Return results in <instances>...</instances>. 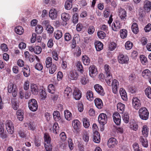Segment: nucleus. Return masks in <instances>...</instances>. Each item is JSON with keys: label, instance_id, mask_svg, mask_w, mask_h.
Listing matches in <instances>:
<instances>
[{"label": "nucleus", "instance_id": "5701e85b", "mask_svg": "<svg viewBox=\"0 0 151 151\" xmlns=\"http://www.w3.org/2000/svg\"><path fill=\"white\" fill-rule=\"evenodd\" d=\"M82 135L83 140L86 142H88L89 137L87 131L86 130H83L82 132Z\"/></svg>", "mask_w": 151, "mask_h": 151}, {"label": "nucleus", "instance_id": "a211bd4d", "mask_svg": "<svg viewBox=\"0 0 151 151\" xmlns=\"http://www.w3.org/2000/svg\"><path fill=\"white\" fill-rule=\"evenodd\" d=\"M117 143V141L116 139L114 138H110L107 142V145L109 148L113 147Z\"/></svg>", "mask_w": 151, "mask_h": 151}, {"label": "nucleus", "instance_id": "5fc2aeb1", "mask_svg": "<svg viewBox=\"0 0 151 151\" xmlns=\"http://www.w3.org/2000/svg\"><path fill=\"white\" fill-rule=\"evenodd\" d=\"M48 91L49 93L51 94H53L55 92V87L52 84H50L48 87Z\"/></svg>", "mask_w": 151, "mask_h": 151}, {"label": "nucleus", "instance_id": "f257e3e1", "mask_svg": "<svg viewBox=\"0 0 151 151\" xmlns=\"http://www.w3.org/2000/svg\"><path fill=\"white\" fill-rule=\"evenodd\" d=\"M44 145L47 151H51L52 146L51 144V138L48 134L45 133L44 134Z\"/></svg>", "mask_w": 151, "mask_h": 151}, {"label": "nucleus", "instance_id": "e2e57ef3", "mask_svg": "<svg viewBox=\"0 0 151 151\" xmlns=\"http://www.w3.org/2000/svg\"><path fill=\"white\" fill-rule=\"evenodd\" d=\"M43 30L42 27L41 25H38L35 28L36 32L37 34H40Z\"/></svg>", "mask_w": 151, "mask_h": 151}, {"label": "nucleus", "instance_id": "c85d7f7f", "mask_svg": "<svg viewBox=\"0 0 151 151\" xmlns=\"http://www.w3.org/2000/svg\"><path fill=\"white\" fill-rule=\"evenodd\" d=\"M100 141V134L98 132H95L93 134V141L95 143H98Z\"/></svg>", "mask_w": 151, "mask_h": 151}, {"label": "nucleus", "instance_id": "9d476101", "mask_svg": "<svg viewBox=\"0 0 151 151\" xmlns=\"http://www.w3.org/2000/svg\"><path fill=\"white\" fill-rule=\"evenodd\" d=\"M68 78L72 80H76L78 77L77 73L75 70H71L68 74Z\"/></svg>", "mask_w": 151, "mask_h": 151}, {"label": "nucleus", "instance_id": "1a4fd4ad", "mask_svg": "<svg viewBox=\"0 0 151 151\" xmlns=\"http://www.w3.org/2000/svg\"><path fill=\"white\" fill-rule=\"evenodd\" d=\"M118 60L120 63L123 64L127 63L129 59L127 56L120 54L118 56Z\"/></svg>", "mask_w": 151, "mask_h": 151}, {"label": "nucleus", "instance_id": "774afa93", "mask_svg": "<svg viewBox=\"0 0 151 151\" xmlns=\"http://www.w3.org/2000/svg\"><path fill=\"white\" fill-rule=\"evenodd\" d=\"M35 68L38 70H41L43 69V65L42 64L40 63H37L35 66Z\"/></svg>", "mask_w": 151, "mask_h": 151}, {"label": "nucleus", "instance_id": "39448f33", "mask_svg": "<svg viewBox=\"0 0 151 151\" xmlns=\"http://www.w3.org/2000/svg\"><path fill=\"white\" fill-rule=\"evenodd\" d=\"M107 120V115L105 114L101 113L100 114L98 117V121L101 124L104 125L106 124Z\"/></svg>", "mask_w": 151, "mask_h": 151}, {"label": "nucleus", "instance_id": "6e6552de", "mask_svg": "<svg viewBox=\"0 0 151 151\" xmlns=\"http://www.w3.org/2000/svg\"><path fill=\"white\" fill-rule=\"evenodd\" d=\"M94 88L96 92L99 95L104 96L105 93L102 86L99 84H96L94 86Z\"/></svg>", "mask_w": 151, "mask_h": 151}, {"label": "nucleus", "instance_id": "680f3d73", "mask_svg": "<svg viewBox=\"0 0 151 151\" xmlns=\"http://www.w3.org/2000/svg\"><path fill=\"white\" fill-rule=\"evenodd\" d=\"M133 44L130 41H127L125 45V48L127 50L131 49L132 47Z\"/></svg>", "mask_w": 151, "mask_h": 151}, {"label": "nucleus", "instance_id": "4be33fe9", "mask_svg": "<svg viewBox=\"0 0 151 151\" xmlns=\"http://www.w3.org/2000/svg\"><path fill=\"white\" fill-rule=\"evenodd\" d=\"M72 93V91L71 88L69 87H67L64 92V96L67 98H69L71 96Z\"/></svg>", "mask_w": 151, "mask_h": 151}, {"label": "nucleus", "instance_id": "412c9836", "mask_svg": "<svg viewBox=\"0 0 151 151\" xmlns=\"http://www.w3.org/2000/svg\"><path fill=\"white\" fill-rule=\"evenodd\" d=\"M58 14L55 9H53L50 10L49 12V17L52 19H55L57 17Z\"/></svg>", "mask_w": 151, "mask_h": 151}, {"label": "nucleus", "instance_id": "49530a36", "mask_svg": "<svg viewBox=\"0 0 151 151\" xmlns=\"http://www.w3.org/2000/svg\"><path fill=\"white\" fill-rule=\"evenodd\" d=\"M76 66L77 67L78 70L81 73H82L83 72V70L81 63L80 61H78L76 63Z\"/></svg>", "mask_w": 151, "mask_h": 151}, {"label": "nucleus", "instance_id": "c756f323", "mask_svg": "<svg viewBox=\"0 0 151 151\" xmlns=\"http://www.w3.org/2000/svg\"><path fill=\"white\" fill-rule=\"evenodd\" d=\"M95 47L96 50L99 51L102 50L103 47V45L99 41H96L94 43Z\"/></svg>", "mask_w": 151, "mask_h": 151}, {"label": "nucleus", "instance_id": "e433bc0d", "mask_svg": "<svg viewBox=\"0 0 151 151\" xmlns=\"http://www.w3.org/2000/svg\"><path fill=\"white\" fill-rule=\"evenodd\" d=\"M113 80L111 75H108V76H105V80L109 86H111Z\"/></svg>", "mask_w": 151, "mask_h": 151}, {"label": "nucleus", "instance_id": "603ef678", "mask_svg": "<svg viewBox=\"0 0 151 151\" xmlns=\"http://www.w3.org/2000/svg\"><path fill=\"white\" fill-rule=\"evenodd\" d=\"M24 125L27 129L32 130H34L35 129V127H34L32 124L29 123H25L24 124Z\"/></svg>", "mask_w": 151, "mask_h": 151}, {"label": "nucleus", "instance_id": "dca6fc26", "mask_svg": "<svg viewBox=\"0 0 151 151\" xmlns=\"http://www.w3.org/2000/svg\"><path fill=\"white\" fill-rule=\"evenodd\" d=\"M121 26L120 22L116 20L112 24L111 27L113 30L117 31L121 28Z\"/></svg>", "mask_w": 151, "mask_h": 151}, {"label": "nucleus", "instance_id": "c03bdc74", "mask_svg": "<svg viewBox=\"0 0 151 151\" xmlns=\"http://www.w3.org/2000/svg\"><path fill=\"white\" fill-rule=\"evenodd\" d=\"M49 73L50 74H53L57 70V66L55 64H53L49 68Z\"/></svg>", "mask_w": 151, "mask_h": 151}, {"label": "nucleus", "instance_id": "bf43d9fd", "mask_svg": "<svg viewBox=\"0 0 151 151\" xmlns=\"http://www.w3.org/2000/svg\"><path fill=\"white\" fill-rule=\"evenodd\" d=\"M122 118L124 121L126 123H128L129 122V117L128 114L125 113L122 115Z\"/></svg>", "mask_w": 151, "mask_h": 151}, {"label": "nucleus", "instance_id": "aec40b11", "mask_svg": "<svg viewBox=\"0 0 151 151\" xmlns=\"http://www.w3.org/2000/svg\"><path fill=\"white\" fill-rule=\"evenodd\" d=\"M64 114L65 119L67 121H70L73 119L71 113L68 110H65L64 111Z\"/></svg>", "mask_w": 151, "mask_h": 151}, {"label": "nucleus", "instance_id": "473e14b6", "mask_svg": "<svg viewBox=\"0 0 151 151\" xmlns=\"http://www.w3.org/2000/svg\"><path fill=\"white\" fill-rule=\"evenodd\" d=\"M14 31L17 34L19 35H21L23 33L24 29L22 27L18 26L15 28Z\"/></svg>", "mask_w": 151, "mask_h": 151}, {"label": "nucleus", "instance_id": "a878e982", "mask_svg": "<svg viewBox=\"0 0 151 151\" xmlns=\"http://www.w3.org/2000/svg\"><path fill=\"white\" fill-rule=\"evenodd\" d=\"M11 104L12 108L14 110L18 109L19 104L18 102L15 98H13L11 100Z\"/></svg>", "mask_w": 151, "mask_h": 151}, {"label": "nucleus", "instance_id": "ddd939ff", "mask_svg": "<svg viewBox=\"0 0 151 151\" xmlns=\"http://www.w3.org/2000/svg\"><path fill=\"white\" fill-rule=\"evenodd\" d=\"M61 19L63 22V24L65 25L67 24V22L70 19V16L67 13L64 12L61 14Z\"/></svg>", "mask_w": 151, "mask_h": 151}, {"label": "nucleus", "instance_id": "a19ab883", "mask_svg": "<svg viewBox=\"0 0 151 151\" xmlns=\"http://www.w3.org/2000/svg\"><path fill=\"white\" fill-rule=\"evenodd\" d=\"M86 97L88 100L89 101H92L93 100V94L92 91H88L86 93Z\"/></svg>", "mask_w": 151, "mask_h": 151}, {"label": "nucleus", "instance_id": "4d7b16f0", "mask_svg": "<svg viewBox=\"0 0 151 151\" xmlns=\"http://www.w3.org/2000/svg\"><path fill=\"white\" fill-rule=\"evenodd\" d=\"M138 126L136 122H133L131 123L130 125V128L136 131L138 129Z\"/></svg>", "mask_w": 151, "mask_h": 151}, {"label": "nucleus", "instance_id": "f3484780", "mask_svg": "<svg viewBox=\"0 0 151 151\" xmlns=\"http://www.w3.org/2000/svg\"><path fill=\"white\" fill-rule=\"evenodd\" d=\"M89 70V75L92 77H94L97 73V69L94 65L90 66Z\"/></svg>", "mask_w": 151, "mask_h": 151}, {"label": "nucleus", "instance_id": "6ab92c4d", "mask_svg": "<svg viewBox=\"0 0 151 151\" xmlns=\"http://www.w3.org/2000/svg\"><path fill=\"white\" fill-rule=\"evenodd\" d=\"M80 91L78 88H75L74 89L73 93V95L74 99L76 100H78L80 99L81 97V93Z\"/></svg>", "mask_w": 151, "mask_h": 151}, {"label": "nucleus", "instance_id": "4c0bfd02", "mask_svg": "<svg viewBox=\"0 0 151 151\" xmlns=\"http://www.w3.org/2000/svg\"><path fill=\"white\" fill-rule=\"evenodd\" d=\"M139 141L144 147H147L148 146V141L146 139H144L141 136L139 139Z\"/></svg>", "mask_w": 151, "mask_h": 151}, {"label": "nucleus", "instance_id": "f704fd0d", "mask_svg": "<svg viewBox=\"0 0 151 151\" xmlns=\"http://www.w3.org/2000/svg\"><path fill=\"white\" fill-rule=\"evenodd\" d=\"M53 117L55 121H58L61 119L60 114L59 111H54L53 114Z\"/></svg>", "mask_w": 151, "mask_h": 151}, {"label": "nucleus", "instance_id": "09e8293b", "mask_svg": "<svg viewBox=\"0 0 151 151\" xmlns=\"http://www.w3.org/2000/svg\"><path fill=\"white\" fill-rule=\"evenodd\" d=\"M145 92L148 98L151 99V88L150 87H147L145 89Z\"/></svg>", "mask_w": 151, "mask_h": 151}, {"label": "nucleus", "instance_id": "72a5a7b5", "mask_svg": "<svg viewBox=\"0 0 151 151\" xmlns=\"http://www.w3.org/2000/svg\"><path fill=\"white\" fill-rule=\"evenodd\" d=\"M151 73L148 69H145L142 72V76L145 78H148L150 76Z\"/></svg>", "mask_w": 151, "mask_h": 151}, {"label": "nucleus", "instance_id": "6e6d98bb", "mask_svg": "<svg viewBox=\"0 0 151 151\" xmlns=\"http://www.w3.org/2000/svg\"><path fill=\"white\" fill-rule=\"evenodd\" d=\"M52 57L53 59L56 61L58 60V55L56 51L55 50H53L52 52Z\"/></svg>", "mask_w": 151, "mask_h": 151}, {"label": "nucleus", "instance_id": "0e129e2a", "mask_svg": "<svg viewBox=\"0 0 151 151\" xmlns=\"http://www.w3.org/2000/svg\"><path fill=\"white\" fill-rule=\"evenodd\" d=\"M34 52L37 54H40L42 51V49L39 46H36L34 47Z\"/></svg>", "mask_w": 151, "mask_h": 151}, {"label": "nucleus", "instance_id": "052dcab7", "mask_svg": "<svg viewBox=\"0 0 151 151\" xmlns=\"http://www.w3.org/2000/svg\"><path fill=\"white\" fill-rule=\"evenodd\" d=\"M104 70H105V73L106 74L105 76H108V75H111L110 72V69H109V67L108 65H105L104 67Z\"/></svg>", "mask_w": 151, "mask_h": 151}, {"label": "nucleus", "instance_id": "f8f14e48", "mask_svg": "<svg viewBox=\"0 0 151 151\" xmlns=\"http://www.w3.org/2000/svg\"><path fill=\"white\" fill-rule=\"evenodd\" d=\"M133 107L136 109H138L141 106L140 101L137 98H134L132 100Z\"/></svg>", "mask_w": 151, "mask_h": 151}, {"label": "nucleus", "instance_id": "338daca9", "mask_svg": "<svg viewBox=\"0 0 151 151\" xmlns=\"http://www.w3.org/2000/svg\"><path fill=\"white\" fill-rule=\"evenodd\" d=\"M72 6V3L66 1L65 4V9L67 10H70V9Z\"/></svg>", "mask_w": 151, "mask_h": 151}, {"label": "nucleus", "instance_id": "79ce46f5", "mask_svg": "<svg viewBox=\"0 0 151 151\" xmlns=\"http://www.w3.org/2000/svg\"><path fill=\"white\" fill-rule=\"evenodd\" d=\"M132 32L135 34H137L139 32V29L137 24L136 23H133L131 27Z\"/></svg>", "mask_w": 151, "mask_h": 151}, {"label": "nucleus", "instance_id": "423d86ee", "mask_svg": "<svg viewBox=\"0 0 151 151\" xmlns=\"http://www.w3.org/2000/svg\"><path fill=\"white\" fill-rule=\"evenodd\" d=\"M111 86H112L113 92L115 94L117 93L118 91L119 86V81L116 79H114L112 81Z\"/></svg>", "mask_w": 151, "mask_h": 151}, {"label": "nucleus", "instance_id": "393cba45", "mask_svg": "<svg viewBox=\"0 0 151 151\" xmlns=\"http://www.w3.org/2000/svg\"><path fill=\"white\" fill-rule=\"evenodd\" d=\"M119 93L122 99L125 101L127 99V95L125 90L123 88H121L119 90Z\"/></svg>", "mask_w": 151, "mask_h": 151}, {"label": "nucleus", "instance_id": "b1692460", "mask_svg": "<svg viewBox=\"0 0 151 151\" xmlns=\"http://www.w3.org/2000/svg\"><path fill=\"white\" fill-rule=\"evenodd\" d=\"M31 91L35 95H37L38 92V88L37 86L34 83L30 85Z\"/></svg>", "mask_w": 151, "mask_h": 151}, {"label": "nucleus", "instance_id": "13d9d810", "mask_svg": "<svg viewBox=\"0 0 151 151\" xmlns=\"http://www.w3.org/2000/svg\"><path fill=\"white\" fill-rule=\"evenodd\" d=\"M59 127L57 123H55L53 126V131L54 133L56 134L59 132Z\"/></svg>", "mask_w": 151, "mask_h": 151}, {"label": "nucleus", "instance_id": "2f4dec72", "mask_svg": "<svg viewBox=\"0 0 151 151\" xmlns=\"http://www.w3.org/2000/svg\"><path fill=\"white\" fill-rule=\"evenodd\" d=\"M117 109L120 113L122 114L125 109V105L123 104L119 103L117 105Z\"/></svg>", "mask_w": 151, "mask_h": 151}, {"label": "nucleus", "instance_id": "ea45409f", "mask_svg": "<svg viewBox=\"0 0 151 151\" xmlns=\"http://www.w3.org/2000/svg\"><path fill=\"white\" fill-rule=\"evenodd\" d=\"M148 129L146 125H144L142 129V134L145 137H147L148 136Z\"/></svg>", "mask_w": 151, "mask_h": 151}, {"label": "nucleus", "instance_id": "864d4df0", "mask_svg": "<svg viewBox=\"0 0 151 151\" xmlns=\"http://www.w3.org/2000/svg\"><path fill=\"white\" fill-rule=\"evenodd\" d=\"M63 35L61 31L57 30L55 31L54 36L55 38H61Z\"/></svg>", "mask_w": 151, "mask_h": 151}, {"label": "nucleus", "instance_id": "8fccbe9b", "mask_svg": "<svg viewBox=\"0 0 151 151\" xmlns=\"http://www.w3.org/2000/svg\"><path fill=\"white\" fill-rule=\"evenodd\" d=\"M120 34L121 38H126L127 35V31L124 29H121L120 31Z\"/></svg>", "mask_w": 151, "mask_h": 151}, {"label": "nucleus", "instance_id": "9b49d317", "mask_svg": "<svg viewBox=\"0 0 151 151\" xmlns=\"http://www.w3.org/2000/svg\"><path fill=\"white\" fill-rule=\"evenodd\" d=\"M119 16L121 19L123 21H125L127 19V12L124 9L121 8L119 10Z\"/></svg>", "mask_w": 151, "mask_h": 151}, {"label": "nucleus", "instance_id": "bb28decb", "mask_svg": "<svg viewBox=\"0 0 151 151\" xmlns=\"http://www.w3.org/2000/svg\"><path fill=\"white\" fill-rule=\"evenodd\" d=\"M72 125L74 129L77 131L80 128V122L78 120H75L73 121Z\"/></svg>", "mask_w": 151, "mask_h": 151}, {"label": "nucleus", "instance_id": "de8ad7c7", "mask_svg": "<svg viewBox=\"0 0 151 151\" xmlns=\"http://www.w3.org/2000/svg\"><path fill=\"white\" fill-rule=\"evenodd\" d=\"M116 44L113 42H110L109 45V49L111 51L114 50L116 47Z\"/></svg>", "mask_w": 151, "mask_h": 151}, {"label": "nucleus", "instance_id": "a18cd8bd", "mask_svg": "<svg viewBox=\"0 0 151 151\" xmlns=\"http://www.w3.org/2000/svg\"><path fill=\"white\" fill-rule=\"evenodd\" d=\"M82 121L83 126L86 128H88L90 126L89 119L86 118H84L83 119Z\"/></svg>", "mask_w": 151, "mask_h": 151}, {"label": "nucleus", "instance_id": "c9c22d12", "mask_svg": "<svg viewBox=\"0 0 151 151\" xmlns=\"http://www.w3.org/2000/svg\"><path fill=\"white\" fill-rule=\"evenodd\" d=\"M17 118L19 120L22 121L23 119L24 113L21 110H18L16 113Z\"/></svg>", "mask_w": 151, "mask_h": 151}, {"label": "nucleus", "instance_id": "20e7f679", "mask_svg": "<svg viewBox=\"0 0 151 151\" xmlns=\"http://www.w3.org/2000/svg\"><path fill=\"white\" fill-rule=\"evenodd\" d=\"M6 127L7 131L9 134H12L14 131V127L12 122L7 120L6 122Z\"/></svg>", "mask_w": 151, "mask_h": 151}, {"label": "nucleus", "instance_id": "7c9ffc66", "mask_svg": "<svg viewBox=\"0 0 151 151\" xmlns=\"http://www.w3.org/2000/svg\"><path fill=\"white\" fill-rule=\"evenodd\" d=\"M22 71L24 76L25 77H28L30 74V69L28 66H26L23 68Z\"/></svg>", "mask_w": 151, "mask_h": 151}, {"label": "nucleus", "instance_id": "4468645a", "mask_svg": "<svg viewBox=\"0 0 151 151\" xmlns=\"http://www.w3.org/2000/svg\"><path fill=\"white\" fill-rule=\"evenodd\" d=\"M114 121L117 125L121 123V117L120 114L117 112H115L113 115Z\"/></svg>", "mask_w": 151, "mask_h": 151}, {"label": "nucleus", "instance_id": "7ed1b4c3", "mask_svg": "<svg viewBox=\"0 0 151 151\" xmlns=\"http://www.w3.org/2000/svg\"><path fill=\"white\" fill-rule=\"evenodd\" d=\"M28 104L29 108L31 111H35L37 110L38 106L35 99H32L29 100Z\"/></svg>", "mask_w": 151, "mask_h": 151}, {"label": "nucleus", "instance_id": "69168bd1", "mask_svg": "<svg viewBox=\"0 0 151 151\" xmlns=\"http://www.w3.org/2000/svg\"><path fill=\"white\" fill-rule=\"evenodd\" d=\"M97 35L99 38H105L106 37L105 33L104 32L102 31H98Z\"/></svg>", "mask_w": 151, "mask_h": 151}, {"label": "nucleus", "instance_id": "37998d69", "mask_svg": "<svg viewBox=\"0 0 151 151\" xmlns=\"http://www.w3.org/2000/svg\"><path fill=\"white\" fill-rule=\"evenodd\" d=\"M82 61L83 63L85 65H88L90 63L89 58L86 55H83L82 56Z\"/></svg>", "mask_w": 151, "mask_h": 151}, {"label": "nucleus", "instance_id": "cd10ccee", "mask_svg": "<svg viewBox=\"0 0 151 151\" xmlns=\"http://www.w3.org/2000/svg\"><path fill=\"white\" fill-rule=\"evenodd\" d=\"M94 102L95 105L99 109H101L102 108L103 104L102 100L99 98H97L94 100Z\"/></svg>", "mask_w": 151, "mask_h": 151}, {"label": "nucleus", "instance_id": "f03ea898", "mask_svg": "<svg viewBox=\"0 0 151 151\" xmlns=\"http://www.w3.org/2000/svg\"><path fill=\"white\" fill-rule=\"evenodd\" d=\"M139 114L140 118L143 120H146L148 118L149 113L145 107H142L139 109Z\"/></svg>", "mask_w": 151, "mask_h": 151}, {"label": "nucleus", "instance_id": "0eeeda50", "mask_svg": "<svg viewBox=\"0 0 151 151\" xmlns=\"http://www.w3.org/2000/svg\"><path fill=\"white\" fill-rule=\"evenodd\" d=\"M8 90L9 93H12L13 96L14 97L16 96L17 93L16 91V86L12 83H10L8 86Z\"/></svg>", "mask_w": 151, "mask_h": 151}, {"label": "nucleus", "instance_id": "3c124183", "mask_svg": "<svg viewBox=\"0 0 151 151\" xmlns=\"http://www.w3.org/2000/svg\"><path fill=\"white\" fill-rule=\"evenodd\" d=\"M78 15L77 13H75L72 17V22L74 24L78 22Z\"/></svg>", "mask_w": 151, "mask_h": 151}, {"label": "nucleus", "instance_id": "58836bf2", "mask_svg": "<svg viewBox=\"0 0 151 151\" xmlns=\"http://www.w3.org/2000/svg\"><path fill=\"white\" fill-rule=\"evenodd\" d=\"M52 59L51 57H47L45 60L46 66L47 68H49L50 66L52 64Z\"/></svg>", "mask_w": 151, "mask_h": 151}, {"label": "nucleus", "instance_id": "2eb2a0df", "mask_svg": "<svg viewBox=\"0 0 151 151\" xmlns=\"http://www.w3.org/2000/svg\"><path fill=\"white\" fill-rule=\"evenodd\" d=\"M143 9L147 12H150L151 10V2L148 0L144 1Z\"/></svg>", "mask_w": 151, "mask_h": 151}]
</instances>
